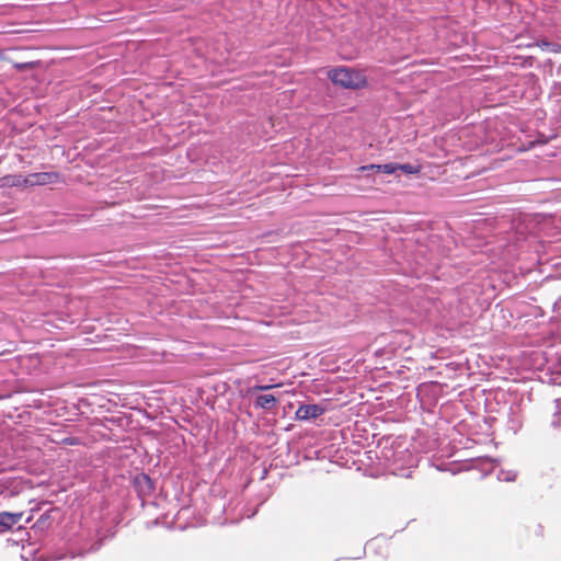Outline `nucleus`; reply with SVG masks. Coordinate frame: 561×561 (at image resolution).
<instances>
[{
	"label": "nucleus",
	"mask_w": 561,
	"mask_h": 561,
	"mask_svg": "<svg viewBox=\"0 0 561 561\" xmlns=\"http://www.w3.org/2000/svg\"><path fill=\"white\" fill-rule=\"evenodd\" d=\"M329 79L345 89L358 90L367 85L366 76L348 67H337L328 72Z\"/></svg>",
	"instance_id": "f257e3e1"
},
{
	"label": "nucleus",
	"mask_w": 561,
	"mask_h": 561,
	"mask_svg": "<svg viewBox=\"0 0 561 561\" xmlns=\"http://www.w3.org/2000/svg\"><path fill=\"white\" fill-rule=\"evenodd\" d=\"M61 180L58 172H38L27 175V186L49 185L59 183Z\"/></svg>",
	"instance_id": "f03ea898"
},
{
	"label": "nucleus",
	"mask_w": 561,
	"mask_h": 561,
	"mask_svg": "<svg viewBox=\"0 0 561 561\" xmlns=\"http://www.w3.org/2000/svg\"><path fill=\"white\" fill-rule=\"evenodd\" d=\"M543 46L551 51H557V49H556L557 45H554V44H549L547 42H542L541 47H543Z\"/></svg>",
	"instance_id": "9d476101"
},
{
	"label": "nucleus",
	"mask_w": 561,
	"mask_h": 561,
	"mask_svg": "<svg viewBox=\"0 0 561 561\" xmlns=\"http://www.w3.org/2000/svg\"><path fill=\"white\" fill-rule=\"evenodd\" d=\"M325 412V409L320 404H301L295 413L296 420L309 421L317 419Z\"/></svg>",
	"instance_id": "7ed1b4c3"
},
{
	"label": "nucleus",
	"mask_w": 561,
	"mask_h": 561,
	"mask_svg": "<svg viewBox=\"0 0 561 561\" xmlns=\"http://www.w3.org/2000/svg\"><path fill=\"white\" fill-rule=\"evenodd\" d=\"M277 404V398L274 394H261L256 397L254 407L271 410Z\"/></svg>",
	"instance_id": "423d86ee"
},
{
	"label": "nucleus",
	"mask_w": 561,
	"mask_h": 561,
	"mask_svg": "<svg viewBox=\"0 0 561 561\" xmlns=\"http://www.w3.org/2000/svg\"><path fill=\"white\" fill-rule=\"evenodd\" d=\"M22 518V513H9L2 512L0 513V526L5 529H11L15 524H18Z\"/></svg>",
	"instance_id": "39448f33"
},
{
	"label": "nucleus",
	"mask_w": 561,
	"mask_h": 561,
	"mask_svg": "<svg viewBox=\"0 0 561 561\" xmlns=\"http://www.w3.org/2000/svg\"><path fill=\"white\" fill-rule=\"evenodd\" d=\"M27 186V176L11 174L0 178V187Z\"/></svg>",
	"instance_id": "20e7f679"
},
{
	"label": "nucleus",
	"mask_w": 561,
	"mask_h": 561,
	"mask_svg": "<svg viewBox=\"0 0 561 561\" xmlns=\"http://www.w3.org/2000/svg\"><path fill=\"white\" fill-rule=\"evenodd\" d=\"M379 164H368V165H363L360 167L358 170L359 171H367V170H375L376 171V167H378Z\"/></svg>",
	"instance_id": "9b49d317"
},
{
	"label": "nucleus",
	"mask_w": 561,
	"mask_h": 561,
	"mask_svg": "<svg viewBox=\"0 0 561 561\" xmlns=\"http://www.w3.org/2000/svg\"><path fill=\"white\" fill-rule=\"evenodd\" d=\"M280 383H276V385H255L253 386L252 388L249 389V393H254V392H257V391H266V390H270L272 388H276V387H279Z\"/></svg>",
	"instance_id": "1a4fd4ad"
},
{
	"label": "nucleus",
	"mask_w": 561,
	"mask_h": 561,
	"mask_svg": "<svg viewBox=\"0 0 561 561\" xmlns=\"http://www.w3.org/2000/svg\"><path fill=\"white\" fill-rule=\"evenodd\" d=\"M396 167H397V171L401 170L407 174H417L422 170V165H420V164L414 165V164H410V163H405V164L396 163Z\"/></svg>",
	"instance_id": "0eeeda50"
},
{
	"label": "nucleus",
	"mask_w": 561,
	"mask_h": 561,
	"mask_svg": "<svg viewBox=\"0 0 561 561\" xmlns=\"http://www.w3.org/2000/svg\"><path fill=\"white\" fill-rule=\"evenodd\" d=\"M376 171L383 172L387 174H392L397 171V167H396V163L380 164V165L376 167Z\"/></svg>",
	"instance_id": "6e6552de"
}]
</instances>
